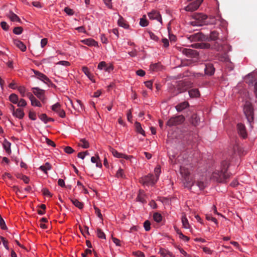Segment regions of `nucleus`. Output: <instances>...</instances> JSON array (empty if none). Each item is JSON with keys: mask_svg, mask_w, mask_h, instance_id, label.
Returning <instances> with one entry per match:
<instances>
[{"mask_svg": "<svg viewBox=\"0 0 257 257\" xmlns=\"http://www.w3.org/2000/svg\"><path fill=\"white\" fill-rule=\"evenodd\" d=\"M203 0H196V1L190 4L187 7H186L185 10L186 11H194L199 8Z\"/></svg>", "mask_w": 257, "mask_h": 257, "instance_id": "9d476101", "label": "nucleus"}, {"mask_svg": "<svg viewBox=\"0 0 257 257\" xmlns=\"http://www.w3.org/2000/svg\"><path fill=\"white\" fill-rule=\"evenodd\" d=\"M64 11L67 15L69 16H72L74 14L73 11L69 8H65Z\"/></svg>", "mask_w": 257, "mask_h": 257, "instance_id": "69168bd1", "label": "nucleus"}, {"mask_svg": "<svg viewBox=\"0 0 257 257\" xmlns=\"http://www.w3.org/2000/svg\"><path fill=\"white\" fill-rule=\"evenodd\" d=\"M13 115L19 119H23L25 116L24 110L21 108H17L15 111L13 113Z\"/></svg>", "mask_w": 257, "mask_h": 257, "instance_id": "6ab92c4d", "label": "nucleus"}, {"mask_svg": "<svg viewBox=\"0 0 257 257\" xmlns=\"http://www.w3.org/2000/svg\"><path fill=\"white\" fill-rule=\"evenodd\" d=\"M148 16L151 20H156L161 22V15L158 11L153 10L148 14Z\"/></svg>", "mask_w": 257, "mask_h": 257, "instance_id": "dca6fc26", "label": "nucleus"}, {"mask_svg": "<svg viewBox=\"0 0 257 257\" xmlns=\"http://www.w3.org/2000/svg\"><path fill=\"white\" fill-rule=\"evenodd\" d=\"M189 106V103L187 101L180 103L176 106V108L178 111H181Z\"/></svg>", "mask_w": 257, "mask_h": 257, "instance_id": "b1692460", "label": "nucleus"}, {"mask_svg": "<svg viewBox=\"0 0 257 257\" xmlns=\"http://www.w3.org/2000/svg\"><path fill=\"white\" fill-rule=\"evenodd\" d=\"M192 46L193 47H195L196 48L199 49H213L217 51H221L222 49V46L220 45L218 43H215L211 47V45L209 43H196L194 44H192Z\"/></svg>", "mask_w": 257, "mask_h": 257, "instance_id": "39448f33", "label": "nucleus"}, {"mask_svg": "<svg viewBox=\"0 0 257 257\" xmlns=\"http://www.w3.org/2000/svg\"><path fill=\"white\" fill-rule=\"evenodd\" d=\"M153 219L157 223L161 222V214L156 212L153 214Z\"/></svg>", "mask_w": 257, "mask_h": 257, "instance_id": "c03bdc74", "label": "nucleus"}, {"mask_svg": "<svg viewBox=\"0 0 257 257\" xmlns=\"http://www.w3.org/2000/svg\"><path fill=\"white\" fill-rule=\"evenodd\" d=\"M71 202L72 203L77 207H78L79 209H81L83 207V204L82 202H80L79 200H78L76 199L72 198L71 199Z\"/></svg>", "mask_w": 257, "mask_h": 257, "instance_id": "e433bc0d", "label": "nucleus"}, {"mask_svg": "<svg viewBox=\"0 0 257 257\" xmlns=\"http://www.w3.org/2000/svg\"><path fill=\"white\" fill-rule=\"evenodd\" d=\"M80 230L81 232V233L84 235L85 233H86L87 234H89V228L87 226H85L84 227V228H82L81 227H79Z\"/></svg>", "mask_w": 257, "mask_h": 257, "instance_id": "4d7b16f0", "label": "nucleus"}, {"mask_svg": "<svg viewBox=\"0 0 257 257\" xmlns=\"http://www.w3.org/2000/svg\"><path fill=\"white\" fill-rule=\"evenodd\" d=\"M7 17L13 22H20V19L18 16L14 13L11 12L7 15Z\"/></svg>", "mask_w": 257, "mask_h": 257, "instance_id": "c85d7f7f", "label": "nucleus"}, {"mask_svg": "<svg viewBox=\"0 0 257 257\" xmlns=\"http://www.w3.org/2000/svg\"><path fill=\"white\" fill-rule=\"evenodd\" d=\"M181 220H182V225H183V227L186 229L189 228L190 225H189L188 219H187V218L186 217V216L185 215L183 216L182 217Z\"/></svg>", "mask_w": 257, "mask_h": 257, "instance_id": "58836bf2", "label": "nucleus"}, {"mask_svg": "<svg viewBox=\"0 0 257 257\" xmlns=\"http://www.w3.org/2000/svg\"><path fill=\"white\" fill-rule=\"evenodd\" d=\"M54 58L53 57H50L48 58L43 59L41 60V63L42 64H47L50 63L52 62V60Z\"/></svg>", "mask_w": 257, "mask_h": 257, "instance_id": "3c124183", "label": "nucleus"}, {"mask_svg": "<svg viewBox=\"0 0 257 257\" xmlns=\"http://www.w3.org/2000/svg\"><path fill=\"white\" fill-rule=\"evenodd\" d=\"M1 26L2 29L5 31H8L9 29V26L6 22H2L1 23Z\"/></svg>", "mask_w": 257, "mask_h": 257, "instance_id": "e2e57ef3", "label": "nucleus"}, {"mask_svg": "<svg viewBox=\"0 0 257 257\" xmlns=\"http://www.w3.org/2000/svg\"><path fill=\"white\" fill-rule=\"evenodd\" d=\"M9 100L13 103L17 104L18 103L19 97L15 93L11 94L9 97Z\"/></svg>", "mask_w": 257, "mask_h": 257, "instance_id": "cd10ccee", "label": "nucleus"}, {"mask_svg": "<svg viewBox=\"0 0 257 257\" xmlns=\"http://www.w3.org/2000/svg\"><path fill=\"white\" fill-rule=\"evenodd\" d=\"M59 116L64 118L65 116V112L63 109H60L57 112H56Z\"/></svg>", "mask_w": 257, "mask_h": 257, "instance_id": "338daca9", "label": "nucleus"}, {"mask_svg": "<svg viewBox=\"0 0 257 257\" xmlns=\"http://www.w3.org/2000/svg\"><path fill=\"white\" fill-rule=\"evenodd\" d=\"M188 39L191 42L193 41H203L208 40V36L203 35L202 33L198 32L190 35Z\"/></svg>", "mask_w": 257, "mask_h": 257, "instance_id": "423d86ee", "label": "nucleus"}, {"mask_svg": "<svg viewBox=\"0 0 257 257\" xmlns=\"http://www.w3.org/2000/svg\"><path fill=\"white\" fill-rule=\"evenodd\" d=\"M136 199L138 201L143 203L146 202L145 194L143 191H140Z\"/></svg>", "mask_w": 257, "mask_h": 257, "instance_id": "72a5a7b5", "label": "nucleus"}, {"mask_svg": "<svg viewBox=\"0 0 257 257\" xmlns=\"http://www.w3.org/2000/svg\"><path fill=\"white\" fill-rule=\"evenodd\" d=\"M136 128L138 133L142 134L144 136H145V132L144 130L142 128L141 124L140 123L136 122L135 123Z\"/></svg>", "mask_w": 257, "mask_h": 257, "instance_id": "4c0bfd02", "label": "nucleus"}, {"mask_svg": "<svg viewBox=\"0 0 257 257\" xmlns=\"http://www.w3.org/2000/svg\"><path fill=\"white\" fill-rule=\"evenodd\" d=\"M217 20H219V19H217L214 17H210L209 18H207L205 24L216 25Z\"/></svg>", "mask_w": 257, "mask_h": 257, "instance_id": "c9c22d12", "label": "nucleus"}, {"mask_svg": "<svg viewBox=\"0 0 257 257\" xmlns=\"http://www.w3.org/2000/svg\"><path fill=\"white\" fill-rule=\"evenodd\" d=\"M57 65H61L65 66H69L70 65L69 62L67 61H60L56 63Z\"/></svg>", "mask_w": 257, "mask_h": 257, "instance_id": "052dcab7", "label": "nucleus"}, {"mask_svg": "<svg viewBox=\"0 0 257 257\" xmlns=\"http://www.w3.org/2000/svg\"><path fill=\"white\" fill-rule=\"evenodd\" d=\"M109 151L114 157L117 158H122L123 153L118 152L116 150L112 148H110Z\"/></svg>", "mask_w": 257, "mask_h": 257, "instance_id": "f704fd0d", "label": "nucleus"}, {"mask_svg": "<svg viewBox=\"0 0 257 257\" xmlns=\"http://www.w3.org/2000/svg\"><path fill=\"white\" fill-rule=\"evenodd\" d=\"M218 37V33L215 31H212L210 33L209 37H208V40L207 41H215L217 39Z\"/></svg>", "mask_w": 257, "mask_h": 257, "instance_id": "473e14b6", "label": "nucleus"}, {"mask_svg": "<svg viewBox=\"0 0 257 257\" xmlns=\"http://www.w3.org/2000/svg\"><path fill=\"white\" fill-rule=\"evenodd\" d=\"M18 90L22 97L27 96V93H26V89L24 86H21L19 87Z\"/></svg>", "mask_w": 257, "mask_h": 257, "instance_id": "a19ab883", "label": "nucleus"}, {"mask_svg": "<svg viewBox=\"0 0 257 257\" xmlns=\"http://www.w3.org/2000/svg\"><path fill=\"white\" fill-rule=\"evenodd\" d=\"M17 104L18 107H25L27 105V103L24 99L21 98L19 99L18 103Z\"/></svg>", "mask_w": 257, "mask_h": 257, "instance_id": "49530a36", "label": "nucleus"}, {"mask_svg": "<svg viewBox=\"0 0 257 257\" xmlns=\"http://www.w3.org/2000/svg\"><path fill=\"white\" fill-rule=\"evenodd\" d=\"M191 97H197L200 95L199 91L197 89H192L188 92Z\"/></svg>", "mask_w": 257, "mask_h": 257, "instance_id": "7c9ffc66", "label": "nucleus"}, {"mask_svg": "<svg viewBox=\"0 0 257 257\" xmlns=\"http://www.w3.org/2000/svg\"><path fill=\"white\" fill-rule=\"evenodd\" d=\"M151 223L149 220H146L144 223V227L146 231H149L151 229Z\"/></svg>", "mask_w": 257, "mask_h": 257, "instance_id": "8fccbe9b", "label": "nucleus"}, {"mask_svg": "<svg viewBox=\"0 0 257 257\" xmlns=\"http://www.w3.org/2000/svg\"><path fill=\"white\" fill-rule=\"evenodd\" d=\"M82 71L84 73V74L88 77H89V75H90V73L89 72V69L85 66H84L82 68Z\"/></svg>", "mask_w": 257, "mask_h": 257, "instance_id": "0e129e2a", "label": "nucleus"}, {"mask_svg": "<svg viewBox=\"0 0 257 257\" xmlns=\"http://www.w3.org/2000/svg\"><path fill=\"white\" fill-rule=\"evenodd\" d=\"M14 44L19 48L22 52L26 51V46L22 41L18 39H14L13 40Z\"/></svg>", "mask_w": 257, "mask_h": 257, "instance_id": "4be33fe9", "label": "nucleus"}, {"mask_svg": "<svg viewBox=\"0 0 257 257\" xmlns=\"http://www.w3.org/2000/svg\"><path fill=\"white\" fill-rule=\"evenodd\" d=\"M42 192L44 195L45 196H48L49 197H51L52 196V194L49 191V190L47 188H44L42 190Z\"/></svg>", "mask_w": 257, "mask_h": 257, "instance_id": "603ef678", "label": "nucleus"}, {"mask_svg": "<svg viewBox=\"0 0 257 257\" xmlns=\"http://www.w3.org/2000/svg\"><path fill=\"white\" fill-rule=\"evenodd\" d=\"M155 176L151 174L142 177L140 182L145 186H149L153 185L158 180L159 174L161 172V168L160 166H158L155 169Z\"/></svg>", "mask_w": 257, "mask_h": 257, "instance_id": "7ed1b4c3", "label": "nucleus"}, {"mask_svg": "<svg viewBox=\"0 0 257 257\" xmlns=\"http://www.w3.org/2000/svg\"><path fill=\"white\" fill-rule=\"evenodd\" d=\"M69 101L72 106L77 111H80L83 109V105L80 100L77 99L75 103L70 99H69Z\"/></svg>", "mask_w": 257, "mask_h": 257, "instance_id": "a211bd4d", "label": "nucleus"}, {"mask_svg": "<svg viewBox=\"0 0 257 257\" xmlns=\"http://www.w3.org/2000/svg\"><path fill=\"white\" fill-rule=\"evenodd\" d=\"M91 161L93 163H96V166L97 167L101 168L102 167L101 163L98 155H96L95 157H92L91 158Z\"/></svg>", "mask_w": 257, "mask_h": 257, "instance_id": "bb28decb", "label": "nucleus"}, {"mask_svg": "<svg viewBox=\"0 0 257 257\" xmlns=\"http://www.w3.org/2000/svg\"><path fill=\"white\" fill-rule=\"evenodd\" d=\"M64 151L66 153L68 154H71L74 152V150L69 146H67L64 148Z\"/></svg>", "mask_w": 257, "mask_h": 257, "instance_id": "6e6d98bb", "label": "nucleus"}, {"mask_svg": "<svg viewBox=\"0 0 257 257\" xmlns=\"http://www.w3.org/2000/svg\"><path fill=\"white\" fill-rule=\"evenodd\" d=\"M116 176L117 178H123L124 176L123 170L122 169H118L116 173Z\"/></svg>", "mask_w": 257, "mask_h": 257, "instance_id": "bf43d9fd", "label": "nucleus"}, {"mask_svg": "<svg viewBox=\"0 0 257 257\" xmlns=\"http://www.w3.org/2000/svg\"><path fill=\"white\" fill-rule=\"evenodd\" d=\"M237 130L239 135L243 139L247 138V133L245 125L241 123H239L237 125Z\"/></svg>", "mask_w": 257, "mask_h": 257, "instance_id": "9b49d317", "label": "nucleus"}, {"mask_svg": "<svg viewBox=\"0 0 257 257\" xmlns=\"http://www.w3.org/2000/svg\"><path fill=\"white\" fill-rule=\"evenodd\" d=\"M200 121V118L196 114H193L191 118V122L194 125L198 124Z\"/></svg>", "mask_w": 257, "mask_h": 257, "instance_id": "c756f323", "label": "nucleus"}, {"mask_svg": "<svg viewBox=\"0 0 257 257\" xmlns=\"http://www.w3.org/2000/svg\"><path fill=\"white\" fill-rule=\"evenodd\" d=\"M119 16V19L117 21V24L119 27H122L124 29H128L130 26L127 23L126 21L119 14H118Z\"/></svg>", "mask_w": 257, "mask_h": 257, "instance_id": "5701e85b", "label": "nucleus"}, {"mask_svg": "<svg viewBox=\"0 0 257 257\" xmlns=\"http://www.w3.org/2000/svg\"><path fill=\"white\" fill-rule=\"evenodd\" d=\"M34 74L36 75L37 78L40 80L43 81L45 83H48L50 82V80L49 78L43 73H42L38 71H34Z\"/></svg>", "mask_w": 257, "mask_h": 257, "instance_id": "4468645a", "label": "nucleus"}, {"mask_svg": "<svg viewBox=\"0 0 257 257\" xmlns=\"http://www.w3.org/2000/svg\"><path fill=\"white\" fill-rule=\"evenodd\" d=\"M188 86V83L183 81H179L177 85V88L179 90V92L186 90L187 89Z\"/></svg>", "mask_w": 257, "mask_h": 257, "instance_id": "412c9836", "label": "nucleus"}, {"mask_svg": "<svg viewBox=\"0 0 257 257\" xmlns=\"http://www.w3.org/2000/svg\"><path fill=\"white\" fill-rule=\"evenodd\" d=\"M215 71V69L211 63H208L205 64L204 69L205 73L207 75H212Z\"/></svg>", "mask_w": 257, "mask_h": 257, "instance_id": "aec40b11", "label": "nucleus"}, {"mask_svg": "<svg viewBox=\"0 0 257 257\" xmlns=\"http://www.w3.org/2000/svg\"><path fill=\"white\" fill-rule=\"evenodd\" d=\"M78 146L83 149H87L89 148V143L85 139H81Z\"/></svg>", "mask_w": 257, "mask_h": 257, "instance_id": "393cba45", "label": "nucleus"}, {"mask_svg": "<svg viewBox=\"0 0 257 257\" xmlns=\"http://www.w3.org/2000/svg\"><path fill=\"white\" fill-rule=\"evenodd\" d=\"M194 18L197 21V25H201L206 23L207 17L202 14H197L194 15Z\"/></svg>", "mask_w": 257, "mask_h": 257, "instance_id": "ddd939ff", "label": "nucleus"}, {"mask_svg": "<svg viewBox=\"0 0 257 257\" xmlns=\"http://www.w3.org/2000/svg\"><path fill=\"white\" fill-rule=\"evenodd\" d=\"M23 29L22 27H17L14 28L13 33L16 35H20L22 33Z\"/></svg>", "mask_w": 257, "mask_h": 257, "instance_id": "a18cd8bd", "label": "nucleus"}, {"mask_svg": "<svg viewBox=\"0 0 257 257\" xmlns=\"http://www.w3.org/2000/svg\"><path fill=\"white\" fill-rule=\"evenodd\" d=\"M33 93L40 99L44 100L45 99V91L40 89L39 87L32 88Z\"/></svg>", "mask_w": 257, "mask_h": 257, "instance_id": "f8f14e48", "label": "nucleus"}, {"mask_svg": "<svg viewBox=\"0 0 257 257\" xmlns=\"http://www.w3.org/2000/svg\"><path fill=\"white\" fill-rule=\"evenodd\" d=\"M27 96L29 97L30 100H31V104L33 106L41 107V103L39 101H38L31 93H27Z\"/></svg>", "mask_w": 257, "mask_h": 257, "instance_id": "2eb2a0df", "label": "nucleus"}, {"mask_svg": "<svg viewBox=\"0 0 257 257\" xmlns=\"http://www.w3.org/2000/svg\"><path fill=\"white\" fill-rule=\"evenodd\" d=\"M77 186L79 187V189L82 190L83 191V193L85 194L88 193L87 190L84 187V186L82 185V184L80 181H77Z\"/></svg>", "mask_w": 257, "mask_h": 257, "instance_id": "09e8293b", "label": "nucleus"}, {"mask_svg": "<svg viewBox=\"0 0 257 257\" xmlns=\"http://www.w3.org/2000/svg\"><path fill=\"white\" fill-rule=\"evenodd\" d=\"M3 147L6 152L8 153L9 154H10L11 153V144L7 140H5L4 141L3 144Z\"/></svg>", "mask_w": 257, "mask_h": 257, "instance_id": "a878e982", "label": "nucleus"}, {"mask_svg": "<svg viewBox=\"0 0 257 257\" xmlns=\"http://www.w3.org/2000/svg\"><path fill=\"white\" fill-rule=\"evenodd\" d=\"M168 32H169V39H170L171 41H175V40H176L175 36L173 35V34H170L171 30H170V28L169 27L170 24H168Z\"/></svg>", "mask_w": 257, "mask_h": 257, "instance_id": "5fc2aeb1", "label": "nucleus"}, {"mask_svg": "<svg viewBox=\"0 0 257 257\" xmlns=\"http://www.w3.org/2000/svg\"><path fill=\"white\" fill-rule=\"evenodd\" d=\"M51 165L49 163H46L44 165L40 167V169L43 171L45 174H47V171L51 170Z\"/></svg>", "mask_w": 257, "mask_h": 257, "instance_id": "2f4dec72", "label": "nucleus"}, {"mask_svg": "<svg viewBox=\"0 0 257 257\" xmlns=\"http://www.w3.org/2000/svg\"><path fill=\"white\" fill-rule=\"evenodd\" d=\"M81 42L88 46L98 47L97 42L91 38L81 40Z\"/></svg>", "mask_w": 257, "mask_h": 257, "instance_id": "f3484780", "label": "nucleus"}, {"mask_svg": "<svg viewBox=\"0 0 257 257\" xmlns=\"http://www.w3.org/2000/svg\"><path fill=\"white\" fill-rule=\"evenodd\" d=\"M180 172L183 177V183L185 187L189 188L191 190L195 185L198 187L199 190H202L205 188L206 184L203 181L200 180H194L189 176L190 172L187 168L181 166L180 167Z\"/></svg>", "mask_w": 257, "mask_h": 257, "instance_id": "f257e3e1", "label": "nucleus"}, {"mask_svg": "<svg viewBox=\"0 0 257 257\" xmlns=\"http://www.w3.org/2000/svg\"><path fill=\"white\" fill-rule=\"evenodd\" d=\"M244 113L246 116L248 122L250 126L253 127L252 123L253 122V109L252 105L248 102H246L244 106Z\"/></svg>", "mask_w": 257, "mask_h": 257, "instance_id": "20e7f679", "label": "nucleus"}, {"mask_svg": "<svg viewBox=\"0 0 257 257\" xmlns=\"http://www.w3.org/2000/svg\"><path fill=\"white\" fill-rule=\"evenodd\" d=\"M180 51L184 55L189 58H196L198 56L197 51L191 49L182 48Z\"/></svg>", "mask_w": 257, "mask_h": 257, "instance_id": "1a4fd4ad", "label": "nucleus"}, {"mask_svg": "<svg viewBox=\"0 0 257 257\" xmlns=\"http://www.w3.org/2000/svg\"><path fill=\"white\" fill-rule=\"evenodd\" d=\"M105 6L110 9H112V0H103Z\"/></svg>", "mask_w": 257, "mask_h": 257, "instance_id": "864d4df0", "label": "nucleus"}, {"mask_svg": "<svg viewBox=\"0 0 257 257\" xmlns=\"http://www.w3.org/2000/svg\"><path fill=\"white\" fill-rule=\"evenodd\" d=\"M100 70H104L105 72L110 73L113 70V66L111 63L107 64L105 61L100 62L97 66Z\"/></svg>", "mask_w": 257, "mask_h": 257, "instance_id": "6e6552de", "label": "nucleus"}, {"mask_svg": "<svg viewBox=\"0 0 257 257\" xmlns=\"http://www.w3.org/2000/svg\"><path fill=\"white\" fill-rule=\"evenodd\" d=\"M229 166V162L228 161H222L221 162L219 168L213 173V178L218 182H224L230 175V173L227 171Z\"/></svg>", "mask_w": 257, "mask_h": 257, "instance_id": "f03ea898", "label": "nucleus"}, {"mask_svg": "<svg viewBox=\"0 0 257 257\" xmlns=\"http://www.w3.org/2000/svg\"><path fill=\"white\" fill-rule=\"evenodd\" d=\"M184 121V117L182 115L176 116L170 118L167 122L169 126L177 125L181 124Z\"/></svg>", "mask_w": 257, "mask_h": 257, "instance_id": "0eeeda50", "label": "nucleus"}, {"mask_svg": "<svg viewBox=\"0 0 257 257\" xmlns=\"http://www.w3.org/2000/svg\"><path fill=\"white\" fill-rule=\"evenodd\" d=\"M140 25L142 27H146L148 25V22L146 19V16H144L143 17L140 19Z\"/></svg>", "mask_w": 257, "mask_h": 257, "instance_id": "79ce46f5", "label": "nucleus"}, {"mask_svg": "<svg viewBox=\"0 0 257 257\" xmlns=\"http://www.w3.org/2000/svg\"><path fill=\"white\" fill-rule=\"evenodd\" d=\"M136 74L140 76L143 77L145 76L146 73L145 71L142 69H139L136 72Z\"/></svg>", "mask_w": 257, "mask_h": 257, "instance_id": "774afa93", "label": "nucleus"}, {"mask_svg": "<svg viewBox=\"0 0 257 257\" xmlns=\"http://www.w3.org/2000/svg\"><path fill=\"white\" fill-rule=\"evenodd\" d=\"M39 118L41 120H42L45 123H47L48 121V118L46 114H41L39 116Z\"/></svg>", "mask_w": 257, "mask_h": 257, "instance_id": "13d9d810", "label": "nucleus"}, {"mask_svg": "<svg viewBox=\"0 0 257 257\" xmlns=\"http://www.w3.org/2000/svg\"><path fill=\"white\" fill-rule=\"evenodd\" d=\"M52 110L55 112H57L58 110L61 109L60 104L58 102L54 104L51 107Z\"/></svg>", "mask_w": 257, "mask_h": 257, "instance_id": "de8ad7c7", "label": "nucleus"}, {"mask_svg": "<svg viewBox=\"0 0 257 257\" xmlns=\"http://www.w3.org/2000/svg\"><path fill=\"white\" fill-rule=\"evenodd\" d=\"M94 208L95 209V213L97 215V216L100 219L102 218V215L100 212V210L99 208H98L96 206H94Z\"/></svg>", "mask_w": 257, "mask_h": 257, "instance_id": "680f3d73", "label": "nucleus"}, {"mask_svg": "<svg viewBox=\"0 0 257 257\" xmlns=\"http://www.w3.org/2000/svg\"><path fill=\"white\" fill-rule=\"evenodd\" d=\"M16 176L18 178H20L23 180V181L26 184L28 183L29 182V178L25 175L18 173L16 174Z\"/></svg>", "mask_w": 257, "mask_h": 257, "instance_id": "ea45409f", "label": "nucleus"}, {"mask_svg": "<svg viewBox=\"0 0 257 257\" xmlns=\"http://www.w3.org/2000/svg\"><path fill=\"white\" fill-rule=\"evenodd\" d=\"M96 232L98 238L103 239H105L106 238L105 234L100 229L98 228Z\"/></svg>", "mask_w": 257, "mask_h": 257, "instance_id": "37998d69", "label": "nucleus"}]
</instances>
